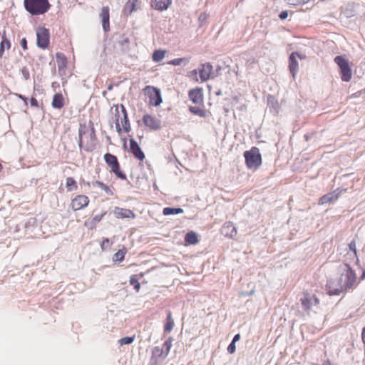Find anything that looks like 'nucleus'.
Wrapping results in <instances>:
<instances>
[{"mask_svg":"<svg viewBox=\"0 0 365 365\" xmlns=\"http://www.w3.org/2000/svg\"><path fill=\"white\" fill-rule=\"evenodd\" d=\"M111 113L117 133L119 135L122 133H129L131 128L125 106L123 104L114 105L111 108Z\"/></svg>","mask_w":365,"mask_h":365,"instance_id":"f257e3e1","label":"nucleus"},{"mask_svg":"<svg viewBox=\"0 0 365 365\" xmlns=\"http://www.w3.org/2000/svg\"><path fill=\"white\" fill-rule=\"evenodd\" d=\"M88 127L86 124L81 125L79 133V147L86 152H91L96 147V135L92 122Z\"/></svg>","mask_w":365,"mask_h":365,"instance_id":"f03ea898","label":"nucleus"},{"mask_svg":"<svg viewBox=\"0 0 365 365\" xmlns=\"http://www.w3.org/2000/svg\"><path fill=\"white\" fill-rule=\"evenodd\" d=\"M24 6L32 15L43 14L50 8L48 0H24Z\"/></svg>","mask_w":365,"mask_h":365,"instance_id":"7ed1b4c3","label":"nucleus"},{"mask_svg":"<svg viewBox=\"0 0 365 365\" xmlns=\"http://www.w3.org/2000/svg\"><path fill=\"white\" fill-rule=\"evenodd\" d=\"M246 166L250 170H257L262 163V155L257 147H252L250 150L244 153Z\"/></svg>","mask_w":365,"mask_h":365,"instance_id":"20e7f679","label":"nucleus"},{"mask_svg":"<svg viewBox=\"0 0 365 365\" xmlns=\"http://www.w3.org/2000/svg\"><path fill=\"white\" fill-rule=\"evenodd\" d=\"M334 61L339 68L341 81L349 82L352 78V71L348 59L344 56H337Z\"/></svg>","mask_w":365,"mask_h":365,"instance_id":"39448f33","label":"nucleus"},{"mask_svg":"<svg viewBox=\"0 0 365 365\" xmlns=\"http://www.w3.org/2000/svg\"><path fill=\"white\" fill-rule=\"evenodd\" d=\"M106 165L109 167L110 173L120 180H126V175L121 170L120 165L117 157L111 153H107L103 156Z\"/></svg>","mask_w":365,"mask_h":365,"instance_id":"423d86ee","label":"nucleus"},{"mask_svg":"<svg viewBox=\"0 0 365 365\" xmlns=\"http://www.w3.org/2000/svg\"><path fill=\"white\" fill-rule=\"evenodd\" d=\"M143 94L148 98V104L151 106H158L162 103V97L159 88L147 86L143 90Z\"/></svg>","mask_w":365,"mask_h":365,"instance_id":"0eeeda50","label":"nucleus"},{"mask_svg":"<svg viewBox=\"0 0 365 365\" xmlns=\"http://www.w3.org/2000/svg\"><path fill=\"white\" fill-rule=\"evenodd\" d=\"M299 302L305 312H309L312 306H318L320 303L317 296L315 294H311L308 290L302 292Z\"/></svg>","mask_w":365,"mask_h":365,"instance_id":"6e6552de","label":"nucleus"},{"mask_svg":"<svg viewBox=\"0 0 365 365\" xmlns=\"http://www.w3.org/2000/svg\"><path fill=\"white\" fill-rule=\"evenodd\" d=\"M36 45L38 48L45 50L50 44V31L43 26H39L36 29Z\"/></svg>","mask_w":365,"mask_h":365,"instance_id":"1a4fd4ad","label":"nucleus"},{"mask_svg":"<svg viewBox=\"0 0 365 365\" xmlns=\"http://www.w3.org/2000/svg\"><path fill=\"white\" fill-rule=\"evenodd\" d=\"M142 123L145 129L150 131L158 130L162 127L161 120L153 114H145L142 118Z\"/></svg>","mask_w":365,"mask_h":365,"instance_id":"9d476101","label":"nucleus"},{"mask_svg":"<svg viewBox=\"0 0 365 365\" xmlns=\"http://www.w3.org/2000/svg\"><path fill=\"white\" fill-rule=\"evenodd\" d=\"M90 203L89 197L83 194L76 195L71 199L70 207L74 212L86 208Z\"/></svg>","mask_w":365,"mask_h":365,"instance_id":"9b49d317","label":"nucleus"},{"mask_svg":"<svg viewBox=\"0 0 365 365\" xmlns=\"http://www.w3.org/2000/svg\"><path fill=\"white\" fill-rule=\"evenodd\" d=\"M297 57L302 59L304 57L300 55L297 52H292L289 57V70L292 73V76L295 78L297 71L299 70V63L297 60Z\"/></svg>","mask_w":365,"mask_h":365,"instance_id":"f8f14e48","label":"nucleus"},{"mask_svg":"<svg viewBox=\"0 0 365 365\" xmlns=\"http://www.w3.org/2000/svg\"><path fill=\"white\" fill-rule=\"evenodd\" d=\"M129 143L130 153L136 159L140 161H143L145 158V155L138 143L133 138L130 139Z\"/></svg>","mask_w":365,"mask_h":365,"instance_id":"ddd939ff","label":"nucleus"},{"mask_svg":"<svg viewBox=\"0 0 365 365\" xmlns=\"http://www.w3.org/2000/svg\"><path fill=\"white\" fill-rule=\"evenodd\" d=\"M221 233L226 237L234 238L237 233V228L232 222H226L222 226Z\"/></svg>","mask_w":365,"mask_h":365,"instance_id":"4468645a","label":"nucleus"},{"mask_svg":"<svg viewBox=\"0 0 365 365\" xmlns=\"http://www.w3.org/2000/svg\"><path fill=\"white\" fill-rule=\"evenodd\" d=\"M189 98L192 102L196 105L202 106L203 104V94L202 89L196 88L189 91Z\"/></svg>","mask_w":365,"mask_h":365,"instance_id":"2eb2a0df","label":"nucleus"},{"mask_svg":"<svg viewBox=\"0 0 365 365\" xmlns=\"http://www.w3.org/2000/svg\"><path fill=\"white\" fill-rule=\"evenodd\" d=\"M344 277L346 278L345 283L344 285V288L349 289L352 287L356 282V275L354 270L349 266H347V269L344 274Z\"/></svg>","mask_w":365,"mask_h":365,"instance_id":"dca6fc26","label":"nucleus"},{"mask_svg":"<svg viewBox=\"0 0 365 365\" xmlns=\"http://www.w3.org/2000/svg\"><path fill=\"white\" fill-rule=\"evenodd\" d=\"M339 195L340 192H337V190L329 192L319 198L318 204L319 205H322L327 203H331L336 201L339 197Z\"/></svg>","mask_w":365,"mask_h":365,"instance_id":"f3484780","label":"nucleus"},{"mask_svg":"<svg viewBox=\"0 0 365 365\" xmlns=\"http://www.w3.org/2000/svg\"><path fill=\"white\" fill-rule=\"evenodd\" d=\"M212 66L209 63H204L199 69L200 78L202 82L208 80L212 73Z\"/></svg>","mask_w":365,"mask_h":365,"instance_id":"a211bd4d","label":"nucleus"},{"mask_svg":"<svg viewBox=\"0 0 365 365\" xmlns=\"http://www.w3.org/2000/svg\"><path fill=\"white\" fill-rule=\"evenodd\" d=\"M100 17L102 21V26L103 30L106 32L110 30V14H109V8L108 6H104L101 9V12L100 14Z\"/></svg>","mask_w":365,"mask_h":365,"instance_id":"6ab92c4d","label":"nucleus"},{"mask_svg":"<svg viewBox=\"0 0 365 365\" xmlns=\"http://www.w3.org/2000/svg\"><path fill=\"white\" fill-rule=\"evenodd\" d=\"M105 215L106 212H103L101 215H96L91 218H88L84 222V226L90 230H94L97 224L101 221Z\"/></svg>","mask_w":365,"mask_h":365,"instance_id":"aec40b11","label":"nucleus"},{"mask_svg":"<svg viewBox=\"0 0 365 365\" xmlns=\"http://www.w3.org/2000/svg\"><path fill=\"white\" fill-rule=\"evenodd\" d=\"M171 4L172 0H151V6L160 11L167 10Z\"/></svg>","mask_w":365,"mask_h":365,"instance_id":"412c9836","label":"nucleus"},{"mask_svg":"<svg viewBox=\"0 0 365 365\" xmlns=\"http://www.w3.org/2000/svg\"><path fill=\"white\" fill-rule=\"evenodd\" d=\"M86 185L88 186H90L91 185L94 187H100L102 190H103L105 192V193L106 195H108L109 196H113L114 195L113 188L112 187L107 185L106 184H105L104 182H103L101 181L96 180V181H93L91 183L88 182L86 183Z\"/></svg>","mask_w":365,"mask_h":365,"instance_id":"4be33fe9","label":"nucleus"},{"mask_svg":"<svg viewBox=\"0 0 365 365\" xmlns=\"http://www.w3.org/2000/svg\"><path fill=\"white\" fill-rule=\"evenodd\" d=\"M115 215L118 218H135V214L130 210L115 207Z\"/></svg>","mask_w":365,"mask_h":365,"instance_id":"5701e85b","label":"nucleus"},{"mask_svg":"<svg viewBox=\"0 0 365 365\" xmlns=\"http://www.w3.org/2000/svg\"><path fill=\"white\" fill-rule=\"evenodd\" d=\"M52 106L56 109H61L65 106V98L62 93H56L52 100Z\"/></svg>","mask_w":365,"mask_h":365,"instance_id":"b1692460","label":"nucleus"},{"mask_svg":"<svg viewBox=\"0 0 365 365\" xmlns=\"http://www.w3.org/2000/svg\"><path fill=\"white\" fill-rule=\"evenodd\" d=\"M0 38V58H1L4 56L5 51H9L11 48V43L10 40L4 35L2 36Z\"/></svg>","mask_w":365,"mask_h":365,"instance_id":"393cba45","label":"nucleus"},{"mask_svg":"<svg viewBox=\"0 0 365 365\" xmlns=\"http://www.w3.org/2000/svg\"><path fill=\"white\" fill-rule=\"evenodd\" d=\"M175 322L173 318V314L170 311L167 312V317L164 324V332L170 333L174 328Z\"/></svg>","mask_w":365,"mask_h":365,"instance_id":"a878e982","label":"nucleus"},{"mask_svg":"<svg viewBox=\"0 0 365 365\" xmlns=\"http://www.w3.org/2000/svg\"><path fill=\"white\" fill-rule=\"evenodd\" d=\"M138 0H128L126 2L123 12L125 15H130L133 11L138 9L137 5Z\"/></svg>","mask_w":365,"mask_h":365,"instance_id":"bb28decb","label":"nucleus"},{"mask_svg":"<svg viewBox=\"0 0 365 365\" xmlns=\"http://www.w3.org/2000/svg\"><path fill=\"white\" fill-rule=\"evenodd\" d=\"M144 274L143 273H140L138 274L132 275L130 277V284L133 285L134 287L135 290L138 292L140 289V284L139 282V279L143 277Z\"/></svg>","mask_w":365,"mask_h":365,"instance_id":"cd10ccee","label":"nucleus"},{"mask_svg":"<svg viewBox=\"0 0 365 365\" xmlns=\"http://www.w3.org/2000/svg\"><path fill=\"white\" fill-rule=\"evenodd\" d=\"M66 187L67 192L75 191L78 189V183L73 178L68 177L66 178Z\"/></svg>","mask_w":365,"mask_h":365,"instance_id":"c85d7f7f","label":"nucleus"},{"mask_svg":"<svg viewBox=\"0 0 365 365\" xmlns=\"http://www.w3.org/2000/svg\"><path fill=\"white\" fill-rule=\"evenodd\" d=\"M203 107H204L203 105L202 106L197 105L196 106H190L189 108V110L192 113L204 118L206 116V111L205 110Z\"/></svg>","mask_w":365,"mask_h":365,"instance_id":"c756f323","label":"nucleus"},{"mask_svg":"<svg viewBox=\"0 0 365 365\" xmlns=\"http://www.w3.org/2000/svg\"><path fill=\"white\" fill-rule=\"evenodd\" d=\"M153 357L156 359L163 358L165 359L167 357L168 354H165L163 348H160L159 346H155L152 351Z\"/></svg>","mask_w":365,"mask_h":365,"instance_id":"7c9ffc66","label":"nucleus"},{"mask_svg":"<svg viewBox=\"0 0 365 365\" xmlns=\"http://www.w3.org/2000/svg\"><path fill=\"white\" fill-rule=\"evenodd\" d=\"M165 53H166L165 50L155 51L152 56L153 61L156 63L161 61L164 58Z\"/></svg>","mask_w":365,"mask_h":365,"instance_id":"2f4dec72","label":"nucleus"},{"mask_svg":"<svg viewBox=\"0 0 365 365\" xmlns=\"http://www.w3.org/2000/svg\"><path fill=\"white\" fill-rule=\"evenodd\" d=\"M185 240L187 243L191 245H195L199 241L197 235L193 232H190L187 233L185 237Z\"/></svg>","mask_w":365,"mask_h":365,"instance_id":"473e14b6","label":"nucleus"},{"mask_svg":"<svg viewBox=\"0 0 365 365\" xmlns=\"http://www.w3.org/2000/svg\"><path fill=\"white\" fill-rule=\"evenodd\" d=\"M183 212V210L182 208H174V207H165L163 210V213L164 215H178Z\"/></svg>","mask_w":365,"mask_h":365,"instance_id":"72a5a7b5","label":"nucleus"},{"mask_svg":"<svg viewBox=\"0 0 365 365\" xmlns=\"http://www.w3.org/2000/svg\"><path fill=\"white\" fill-rule=\"evenodd\" d=\"M127 253V249L123 247L119 250L113 256V260L115 262H122L124 260L125 255Z\"/></svg>","mask_w":365,"mask_h":365,"instance_id":"f704fd0d","label":"nucleus"},{"mask_svg":"<svg viewBox=\"0 0 365 365\" xmlns=\"http://www.w3.org/2000/svg\"><path fill=\"white\" fill-rule=\"evenodd\" d=\"M349 247L350 251L351 252V253L350 254L351 257L353 259H356V261H358L359 259H358V257H357L356 242L354 240L351 241L349 244Z\"/></svg>","mask_w":365,"mask_h":365,"instance_id":"c9c22d12","label":"nucleus"},{"mask_svg":"<svg viewBox=\"0 0 365 365\" xmlns=\"http://www.w3.org/2000/svg\"><path fill=\"white\" fill-rule=\"evenodd\" d=\"M134 340H135V336H125V337L121 338L119 340V344L120 345L130 344L133 343L134 341Z\"/></svg>","mask_w":365,"mask_h":365,"instance_id":"e433bc0d","label":"nucleus"},{"mask_svg":"<svg viewBox=\"0 0 365 365\" xmlns=\"http://www.w3.org/2000/svg\"><path fill=\"white\" fill-rule=\"evenodd\" d=\"M171 346H172V341H171V339H168V340H166L163 345V349L165 350V354H167L168 355L169 352H170V350L171 349Z\"/></svg>","mask_w":365,"mask_h":365,"instance_id":"4c0bfd02","label":"nucleus"},{"mask_svg":"<svg viewBox=\"0 0 365 365\" xmlns=\"http://www.w3.org/2000/svg\"><path fill=\"white\" fill-rule=\"evenodd\" d=\"M185 61V58H175L170 61L168 62V64L173 65V66H179L180 65L183 61Z\"/></svg>","mask_w":365,"mask_h":365,"instance_id":"58836bf2","label":"nucleus"},{"mask_svg":"<svg viewBox=\"0 0 365 365\" xmlns=\"http://www.w3.org/2000/svg\"><path fill=\"white\" fill-rule=\"evenodd\" d=\"M309 0H289V2L292 5H301L307 4Z\"/></svg>","mask_w":365,"mask_h":365,"instance_id":"ea45409f","label":"nucleus"},{"mask_svg":"<svg viewBox=\"0 0 365 365\" xmlns=\"http://www.w3.org/2000/svg\"><path fill=\"white\" fill-rule=\"evenodd\" d=\"M235 350H236L235 343L232 341L227 347V351L230 354H233V353H235Z\"/></svg>","mask_w":365,"mask_h":365,"instance_id":"a19ab883","label":"nucleus"},{"mask_svg":"<svg viewBox=\"0 0 365 365\" xmlns=\"http://www.w3.org/2000/svg\"><path fill=\"white\" fill-rule=\"evenodd\" d=\"M21 46L22 47V48L24 50H27L28 49V46H27V40L26 38H23L21 40Z\"/></svg>","mask_w":365,"mask_h":365,"instance_id":"79ce46f5","label":"nucleus"},{"mask_svg":"<svg viewBox=\"0 0 365 365\" xmlns=\"http://www.w3.org/2000/svg\"><path fill=\"white\" fill-rule=\"evenodd\" d=\"M30 103H31V106L36 107V108L39 107L38 102L35 98H31Z\"/></svg>","mask_w":365,"mask_h":365,"instance_id":"37998d69","label":"nucleus"},{"mask_svg":"<svg viewBox=\"0 0 365 365\" xmlns=\"http://www.w3.org/2000/svg\"><path fill=\"white\" fill-rule=\"evenodd\" d=\"M287 16H288L287 11H284L279 14V17L280 18V19L284 20V19H287Z\"/></svg>","mask_w":365,"mask_h":365,"instance_id":"c03bdc74","label":"nucleus"},{"mask_svg":"<svg viewBox=\"0 0 365 365\" xmlns=\"http://www.w3.org/2000/svg\"><path fill=\"white\" fill-rule=\"evenodd\" d=\"M108 243H109V240L108 238H104L103 240L101 245L102 250H105V248H104L105 245L108 244Z\"/></svg>","mask_w":365,"mask_h":365,"instance_id":"a18cd8bd","label":"nucleus"},{"mask_svg":"<svg viewBox=\"0 0 365 365\" xmlns=\"http://www.w3.org/2000/svg\"><path fill=\"white\" fill-rule=\"evenodd\" d=\"M240 339V334H237L234 336V338H233V339H232V342L236 343V342H237V341H239Z\"/></svg>","mask_w":365,"mask_h":365,"instance_id":"49530a36","label":"nucleus"},{"mask_svg":"<svg viewBox=\"0 0 365 365\" xmlns=\"http://www.w3.org/2000/svg\"><path fill=\"white\" fill-rule=\"evenodd\" d=\"M18 97L19 98H21L22 101H24L25 105H27L28 104V101H27V98L24 97V96L22 95H18Z\"/></svg>","mask_w":365,"mask_h":365,"instance_id":"de8ad7c7","label":"nucleus"},{"mask_svg":"<svg viewBox=\"0 0 365 365\" xmlns=\"http://www.w3.org/2000/svg\"><path fill=\"white\" fill-rule=\"evenodd\" d=\"M361 336H362L363 341L365 343V327L363 329Z\"/></svg>","mask_w":365,"mask_h":365,"instance_id":"09e8293b","label":"nucleus"},{"mask_svg":"<svg viewBox=\"0 0 365 365\" xmlns=\"http://www.w3.org/2000/svg\"><path fill=\"white\" fill-rule=\"evenodd\" d=\"M197 73V70H193L191 71V74L194 75L195 77H196Z\"/></svg>","mask_w":365,"mask_h":365,"instance_id":"8fccbe9b","label":"nucleus"},{"mask_svg":"<svg viewBox=\"0 0 365 365\" xmlns=\"http://www.w3.org/2000/svg\"><path fill=\"white\" fill-rule=\"evenodd\" d=\"M365 277V272H364L362 276H361V279H364Z\"/></svg>","mask_w":365,"mask_h":365,"instance_id":"3c124183","label":"nucleus"},{"mask_svg":"<svg viewBox=\"0 0 365 365\" xmlns=\"http://www.w3.org/2000/svg\"><path fill=\"white\" fill-rule=\"evenodd\" d=\"M3 169L2 165L0 163V171Z\"/></svg>","mask_w":365,"mask_h":365,"instance_id":"603ef678","label":"nucleus"}]
</instances>
